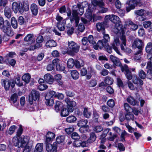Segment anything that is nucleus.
<instances>
[{"label": "nucleus", "instance_id": "nucleus-1", "mask_svg": "<svg viewBox=\"0 0 152 152\" xmlns=\"http://www.w3.org/2000/svg\"><path fill=\"white\" fill-rule=\"evenodd\" d=\"M144 46V43L141 40L138 38L135 39L133 42L132 47L133 48H137L139 50L136 52L134 55V59L135 60H139L140 56L142 54V50Z\"/></svg>", "mask_w": 152, "mask_h": 152}, {"label": "nucleus", "instance_id": "nucleus-2", "mask_svg": "<svg viewBox=\"0 0 152 152\" xmlns=\"http://www.w3.org/2000/svg\"><path fill=\"white\" fill-rule=\"evenodd\" d=\"M29 138L27 136H23L18 138L17 137H14L12 139V142L15 146L18 148L25 147L28 141Z\"/></svg>", "mask_w": 152, "mask_h": 152}, {"label": "nucleus", "instance_id": "nucleus-3", "mask_svg": "<svg viewBox=\"0 0 152 152\" xmlns=\"http://www.w3.org/2000/svg\"><path fill=\"white\" fill-rule=\"evenodd\" d=\"M8 36L11 37L14 34V32L11 28L10 23L7 20L5 21L4 25L0 28Z\"/></svg>", "mask_w": 152, "mask_h": 152}, {"label": "nucleus", "instance_id": "nucleus-4", "mask_svg": "<svg viewBox=\"0 0 152 152\" xmlns=\"http://www.w3.org/2000/svg\"><path fill=\"white\" fill-rule=\"evenodd\" d=\"M78 13L77 10H73L72 13L71 15V12L69 11L67 12V15L68 17H69V18L72 23L75 22L76 26H77L80 20L79 17L78 16Z\"/></svg>", "mask_w": 152, "mask_h": 152}, {"label": "nucleus", "instance_id": "nucleus-5", "mask_svg": "<svg viewBox=\"0 0 152 152\" xmlns=\"http://www.w3.org/2000/svg\"><path fill=\"white\" fill-rule=\"evenodd\" d=\"M68 52L70 55H73L75 53H77L79 50V47L73 41L68 42Z\"/></svg>", "mask_w": 152, "mask_h": 152}, {"label": "nucleus", "instance_id": "nucleus-6", "mask_svg": "<svg viewBox=\"0 0 152 152\" xmlns=\"http://www.w3.org/2000/svg\"><path fill=\"white\" fill-rule=\"evenodd\" d=\"M1 83L6 91L8 90L10 87L13 88L15 86V82L12 80H5L2 79L1 80Z\"/></svg>", "mask_w": 152, "mask_h": 152}, {"label": "nucleus", "instance_id": "nucleus-7", "mask_svg": "<svg viewBox=\"0 0 152 152\" xmlns=\"http://www.w3.org/2000/svg\"><path fill=\"white\" fill-rule=\"evenodd\" d=\"M40 94L39 91L35 90H32L30 94L28 100L30 104L33 103V101H36L39 99V97Z\"/></svg>", "mask_w": 152, "mask_h": 152}, {"label": "nucleus", "instance_id": "nucleus-8", "mask_svg": "<svg viewBox=\"0 0 152 152\" xmlns=\"http://www.w3.org/2000/svg\"><path fill=\"white\" fill-rule=\"evenodd\" d=\"M120 42L119 38H114L113 42L111 44L112 48L118 55L122 56L119 50L118 47L120 45Z\"/></svg>", "mask_w": 152, "mask_h": 152}, {"label": "nucleus", "instance_id": "nucleus-9", "mask_svg": "<svg viewBox=\"0 0 152 152\" xmlns=\"http://www.w3.org/2000/svg\"><path fill=\"white\" fill-rule=\"evenodd\" d=\"M126 4L128 5L126 7V10L127 12H129L131 10L134 9L137 6L136 0H130Z\"/></svg>", "mask_w": 152, "mask_h": 152}, {"label": "nucleus", "instance_id": "nucleus-10", "mask_svg": "<svg viewBox=\"0 0 152 152\" xmlns=\"http://www.w3.org/2000/svg\"><path fill=\"white\" fill-rule=\"evenodd\" d=\"M96 135L94 132H90L88 139L86 141L87 146H88L89 144L94 142L96 141Z\"/></svg>", "mask_w": 152, "mask_h": 152}, {"label": "nucleus", "instance_id": "nucleus-11", "mask_svg": "<svg viewBox=\"0 0 152 152\" xmlns=\"http://www.w3.org/2000/svg\"><path fill=\"white\" fill-rule=\"evenodd\" d=\"M64 101L67 105V108L70 112H72L73 110V107L76 106V104L75 102L70 100L69 98H66Z\"/></svg>", "mask_w": 152, "mask_h": 152}, {"label": "nucleus", "instance_id": "nucleus-12", "mask_svg": "<svg viewBox=\"0 0 152 152\" xmlns=\"http://www.w3.org/2000/svg\"><path fill=\"white\" fill-rule=\"evenodd\" d=\"M121 69L122 72H125V74L127 79L130 80L132 79L131 73L128 69V66L126 64H124L123 66H121Z\"/></svg>", "mask_w": 152, "mask_h": 152}, {"label": "nucleus", "instance_id": "nucleus-13", "mask_svg": "<svg viewBox=\"0 0 152 152\" xmlns=\"http://www.w3.org/2000/svg\"><path fill=\"white\" fill-rule=\"evenodd\" d=\"M110 58L111 61L113 63V65L114 66H119L121 67L123 66L121 64L118 58L114 56L113 55H110Z\"/></svg>", "mask_w": 152, "mask_h": 152}, {"label": "nucleus", "instance_id": "nucleus-14", "mask_svg": "<svg viewBox=\"0 0 152 152\" xmlns=\"http://www.w3.org/2000/svg\"><path fill=\"white\" fill-rule=\"evenodd\" d=\"M46 148L48 152H57V146L55 143L53 145L50 143L47 144Z\"/></svg>", "mask_w": 152, "mask_h": 152}, {"label": "nucleus", "instance_id": "nucleus-15", "mask_svg": "<svg viewBox=\"0 0 152 152\" xmlns=\"http://www.w3.org/2000/svg\"><path fill=\"white\" fill-rule=\"evenodd\" d=\"M59 60L58 58H56L53 61V64L56 66V68L58 71H63L65 69V67L64 66L60 65L59 63Z\"/></svg>", "mask_w": 152, "mask_h": 152}, {"label": "nucleus", "instance_id": "nucleus-16", "mask_svg": "<svg viewBox=\"0 0 152 152\" xmlns=\"http://www.w3.org/2000/svg\"><path fill=\"white\" fill-rule=\"evenodd\" d=\"M105 18L106 19H109L114 23H119L120 21L119 18L118 16L114 15H106Z\"/></svg>", "mask_w": 152, "mask_h": 152}, {"label": "nucleus", "instance_id": "nucleus-17", "mask_svg": "<svg viewBox=\"0 0 152 152\" xmlns=\"http://www.w3.org/2000/svg\"><path fill=\"white\" fill-rule=\"evenodd\" d=\"M113 31L116 34H121L122 35H124L125 33L124 29L122 28V25L117 23L115 24Z\"/></svg>", "mask_w": 152, "mask_h": 152}, {"label": "nucleus", "instance_id": "nucleus-18", "mask_svg": "<svg viewBox=\"0 0 152 152\" xmlns=\"http://www.w3.org/2000/svg\"><path fill=\"white\" fill-rule=\"evenodd\" d=\"M44 77L45 81L50 84H52L54 81L53 76L50 74H45Z\"/></svg>", "mask_w": 152, "mask_h": 152}, {"label": "nucleus", "instance_id": "nucleus-19", "mask_svg": "<svg viewBox=\"0 0 152 152\" xmlns=\"http://www.w3.org/2000/svg\"><path fill=\"white\" fill-rule=\"evenodd\" d=\"M134 98L132 96H129L127 99V102L129 103L130 104L133 106L138 105L139 102L137 100V99Z\"/></svg>", "mask_w": 152, "mask_h": 152}, {"label": "nucleus", "instance_id": "nucleus-20", "mask_svg": "<svg viewBox=\"0 0 152 152\" xmlns=\"http://www.w3.org/2000/svg\"><path fill=\"white\" fill-rule=\"evenodd\" d=\"M120 38L121 41V44L120 45L121 49L123 51H125V47L126 46L125 36L124 35H121L120 37Z\"/></svg>", "mask_w": 152, "mask_h": 152}, {"label": "nucleus", "instance_id": "nucleus-21", "mask_svg": "<svg viewBox=\"0 0 152 152\" xmlns=\"http://www.w3.org/2000/svg\"><path fill=\"white\" fill-rule=\"evenodd\" d=\"M18 97L17 94L14 93L11 95L10 98L11 101H12L13 104L17 108L19 105V103L17 102Z\"/></svg>", "mask_w": 152, "mask_h": 152}, {"label": "nucleus", "instance_id": "nucleus-22", "mask_svg": "<svg viewBox=\"0 0 152 152\" xmlns=\"http://www.w3.org/2000/svg\"><path fill=\"white\" fill-rule=\"evenodd\" d=\"M73 146L75 147L82 146V147H87L86 142L77 140L75 141L73 143Z\"/></svg>", "mask_w": 152, "mask_h": 152}, {"label": "nucleus", "instance_id": "nucleus-23", "mask_svg": "<svg viewBox=\"0 0 152 152\" xmlns=\"http://www.w3.org/2000/svg\"><path fill=\"white\" fill-rule=\"evenodd\" d=\"M90 6H88V8L85 14V17L88 20V21L91 20L93 18V16L91 12V9L89 8Z\"/></svg>", "mask_w": 152, "mask_h": 152}, {"label": "nucleus", "instance_id": "nucleus-24", "mask_svg": "<svg viewBox=\"0 0 152 152\" xmlns=\"http://www.w3.org/2000/svg\"><path fill=\"white\" fill-rule=\"evenodd\" d=\"M88 121L87 120L82 119L78 121L77 125L79 127L87 128L88 127V126L86 125Z\"/></svg>", "mask_w": 152, "mask_h": 152}, {"label": "nucleus", "instance_id": "nucleus-25", "mask_svg": "<svg viewBox=\"0 0 152 152\" xmlns=\"http://www.w3.org/2000/svg\"><path fill=\"white\" fill-rule=\"evenodd\" d=\"M132 81L135 84L140 85H142L143 84V81L135 75L133 76Z\"/></svg>", "mask_w": 152, "mask_h": 152}, {"label": "nucleus", "instance_id": "nucleus-26", "mask_svg": "<svg viewBox=\"0 0 152 152\" xmlns=\"http://www.w3.org/2000/svg\"><path fill=\"white\" fill-rule=\"evenodd\" d=\"M126 23V25L130 26L131 29L133 31L136 30L138 28V26L137 25L135 24L134 23L130 20H127Z\"/></svg>", "mask_w": 152, "mask_h": 152}, {"label": "nucleus", "instance_id": "nucleus-27", "mask_svg": "<svg viewBox=\"0 0 152 152\" xmlns=\"http://www.w3.org/2000/svg\"><path fill=\"white\" fill-rule=\"evenodd\" d=\"M64 107L63 104L61 102L57 101L55 106V108L56 112H58Z\"/></svg>", "mask_w": 152, "mask_h": 152}, {"label": "nucleus", "instance_id": "nucleus-28", "mask_svg": "<svg viewBox=\"0 0 152 152\" xmlns=\"http://www.w3.org/2000/svg\"><path fill=\"white\" fill-rule=\"evenodd\" d=\"M30 8L32 14L34 15H37L38 11L37 5L35 4H33L31 5Z\"/></svg>", "mask_w": 152, "mask_h": 152}, {"label": "nucleus", "instance_id": "nucleus-29", "mask_svg": "<svg viewBox=\"0 0 152 152\" xmlns=\"http://www.w3.org/2000/svg\"><path fill=\"white\" fill-rule=\"evenodd\" d=\"M66 23V20L64 19L62 20V22H58L57 23V27L58 29L60 31H64L65 28V24Z\"/></svg>", "mask_w": 152, "mask_h": 152}, {"label": "nucleus", "instance_id": "nucleus-30", "mask_svg": "<svg viewBox=\"0 0 152 152\" xmlns=\"http://www.w3.org/2000/svg\"><path fill=\"white\" fill-rule=\"evenodd\" d=\"M146 69H147V77L149 79L152 78V66L149 64L147 66Z\"/></svg>", "mask_w": 152, "mask_h": 152}, {"label": "nucleus", "instance_id": "nucleus-31", "mask_svg": "<svg viewBox=\"0 0 152 152\" xmlns=\"http://www.w3.org/2000/svg\"><path fill=\"white\" fill-rule=\"evenodd\" d=\"M43 144L42 143H38L36 145L34 152H42L43 150Z\"/></svg>", "mask_w": 152, "mask_h": 152}, {"label": "nucleus", "instance_id": "nucleus-32", "mask_svg": "<svg viewBox=\"0 0 152 152\" xmlns=\"http://www.w3.org/2000/svg\"><path fill=\"white\" fill-rule=\"evenodd\" d=\"M83 4H85L86 6V5H88L87 3L86 2H84L82 4V5L81 4H78L77 5L78 9L79 10V11L80 12H79V14L80 15H82L84 13V9L83 6Z\"/></svg>", "mask_w": 152, "mask_h": 152}, {"label": "nucleus", "instance_id": "nucleus-33", "mask_svg": "<svg viewBox=\"0 0 152 152\" xmlns=\"http://www.w3.org/2000/svg\"><path fill=\"white\" fill-rule=\"evenodd\" d=\"M146 51L147 53L152 54V41L148 42L145 48Z\"/></svg>", "mask_w": 152, "mask_h": 152}, {"label": "nucleus", "instance_id": "nucleus-34", "mask_svg": "<svg viewBox=\"0 0 152 152\" xmlns=\"http://www.w3.org/2000/svg\"><path fill=\"white\" fill-rule=\"evenodd\" d=\"M31 76L28 73L24 74L22 77V80L26 83H28L31 79Z\"/></svg>", "mask_w": 152, "mask_h": 152}, {"label": "nucleus", "instance_id": "nucleus-35", "mask_svg": "<svg viewBox=\"0 0 152 152\" xmlns=\"http://www.w3.org/2000/svg\"><path fill=\"white\" fill-rule=\"evenodd\" d=\"M96 45L100 49H101L103 47L106 48L107 47V44H106L104 41V39L102 40H99L97 42Z\"/></svg>", "mask_w": 152, "mask_h": 152}, {"label": "nucleus", "instance_id": "nucleus-36", "mask_svg": "<svg viewBox=\"0 0 152 152\" xmlns=\"http://www.w3.org/2000/svg\"><path fill=\"white\" fill-rule=\"evenodd\" d=\"M46 46L47 47H54L56 46V42L53 40H49L46 43Z\"/></svg>", "mask_w": 152, "mask_h": 152}, {"label": "nucleus", "instance_id": "nucleus-37", "mask_svg": "<svg viewBox=\"0 0 152 152\" xmlns=\"http://www.w3.org/2000/svg\"><path fill=\"white\" fill-rule=\"evenodd\" d=\"M71 74L72 78L75 80L78 79L79 76V73L76 70L71 71Z\"/></svg>", "mask_w": 152, "mask_h": 152}, {"label": "nucleus", "instance_id": "nucleus-38", "mask_svg": "<svg viewBox=\"0 0 152 152\" xmlns=\"http://www.w3.org/2000/svg\"><path fill=\"white\" fill-rule=\"evenodd\" d=\"M56 93L54 91H49V92L47 93L45 96V98L47 99L48 97L53 98V97L56 98Z\"/></svg>", "mask_w": 152, "mask_h": 152}, {"label": "nucleus", "instance_id": "nucleus-39", "mask_svg": "<svg viewBox=\"0 0 152 152\" xmlns=\"http://www.w3.org/2000/svg\"><path fill=\"white\" fill-rule=\"evenodd\" d=\"M104 82L106 84L108 85H111L113 83V80L110 77L107 76L105 78Z\"/></svg>", "mask_w": 152, "mask_h": 152}, {"label": "nucleus", "instance_id": "nucleus-40", "mask_svg": "<svg viewBox=\"0 0 152 152\" xmlns=\"http://www.w3.org/2000/svg\"><path fill=\"white\" fill-rule=\"evenodd\" d=\"M104 23H97L96 24V28L98 31L101 30L104 31Z\"/></svg>", "mask_w": 152, "mask_h": 152}, {"label": "nucleus", "instance_id": "nucleus-41", "mask_svg": "<svg viewBox=\"0 0 152 152\" xmlns=\"http://www.w3.org/2000/svg\"><path fill=\"white\" fill-rule=\"evenodd\" d=\"M75 61H74L72 58H69L68 59L67 62L68 67L70 68H72L75 65Z\"/></svg>", "mask_w": 152, "mask_h": 152}, {"label": "nucleus", "instance_id": "nucleus-42", "mask_svg": "<svg viewBox=\"0 0 152 152\" xmlns=\"http://www.w3.org/2000/svg\"><path fill=\"white\" fill-rule=\"evenodd\" d=\"M11 10L10 8L6 7L4 10V14L6 17L9 18L11 16Z\"/></svg>", "mask_w": 152, "mask_h": 152}, {"label": "nucleus", "instance_id": "nucleus-43", "mask_svg": "<svg viewBox=\"0 0 152 152\" xmlns=\"http://www.w3.org/2000/svg\"><path fill=\"white\" fill-rule=\"evenodd\" d=\"M46 101L45 103L47 105L51 106L53 105L54 103L53 98L48 97V98H45Z\"/></svg>", "mask_w": 152, "mask_h": 152}, {"label": "nucleus", "instance_id": "nucleus-44", "mask_svg": "<svg viewBox=\"0 0 152 152\" xmlns=\"http://www.w3.org/2000/svg\"><path fill=\"white\" fill-rule=\"evenodd\" d=\"M77 120L76 117L73 115L70 116L66 118V121L67 122L71 123H74Z\"/></svg>", "mask_w": 152, "mask_h": 152}, {"label": "nucleus", "instance_id": "nucleus-45", "mask_svg": "<svg viewBox=\"0 0 152 152\" xmlns=\"http://www.w3.org/2000/svg\"><path fill=\"white\" fill-rule=\"evenodd\" d=\"M11 25L12 27L16 29L18 27V23L14 17H12L11 19Z\"/></svg>", "mask_w": 152, "mask_h": 152}, {"label": "nucleus", "instance_id": "nucleus-46", "mask_svg": "<svg viewBox=\"0 0 152 152\" xmlns=\"http://www.w3.org/2000/svg\"><path fill=\"white\" fill-rule=\"evenodd\" d=\"M83 115L86 117L89 118L91 115V113L88 110V109L86 108H84L83 111Z\"/></svg>", "mask_w": 152, "mask_h": 152}, {"label": "nucleus", "instance_id": "nucleus-47", "mask_svg": "<svg viewBox=\"0 0 152 152\" xmlns=\"http://www.w3.org/2000/svg\"><path fill=\"white\" fill-rule=\"evenodd\" d=\"M17 127L15 125H12L9 128L7 131V133L10 134H12L16 129Z\"/></svg>", "mask_w": 152, "mask_h": 152}, {"label": "nucleus", "instance_id": "nucleus-48", "mask_svg": "<svg viewBox=\"0 0 152 152\" xmlns=\"http://www.w3.org/2000/svg\"><path fill=\"white\" fill-rule=\"evenodd\" d=\"M34 37V35L32 34H28L24 38V41L26 42H28L31 41Z\"/></svg>", "mask_w": 152, "mask_h": 152}, {"label": "nucleus", "instance_id": "nucleus-49", "mask_svg": "<svg viewBox=\"0 0 152 152\" xmlns=\"http://www.w3.org/2000/svg\"><path fill=\"white\" fill-rule=\"evenodd\" d=\"M19 4L16 2H14L12 4V9L15 13H17L18 11Z\"/></svg>", "mask_w": 152, "mask_h": 152}, {"label": "nucleus", "instance_id": "nucleus-50", "mask_svg": "<svg viewBox=\"0 0 152 152\" xmlns=\"http://www.w3.org/2000/svg\"><path fill=\"white\" fill-rule=\"evenodd\" d=\"M61 115L62 116H66L69 114V110L66 108H64V107L62 110H61Z\"/></svg>", "mask_w": 152, "mask_h": 152}, {"label": "nucleus", "instance_id": "nucleus-51", "mask_svg": "<svg viewBox=\"0 0 152 152\" xmlns=\"http://www.w3.org/2000/svg\"><path fill=\"white\" fill-rule=\"evenodd\" d=\"M84 65V63L82 61H75V65L77 68H80L81 66H83Z\"/></svg>", "mask_w": 152, "mask_h": 152}, {"label": "nucleus", "instance_id": "nucleus-52", "mask_svg": "<svg viewBox=\"0 0 152 152\" xmlns=\"http://www.w3.org/2000/svg\"><path fill=\"white\" fill-rule=\"evenodd\" d=\"M139 76L142 79H145L146 77V75L145 72L142 69L140 70L138 72Z\"/></svg>", "mask_w": 152, "mask_h": 152}, {"label": "nucleus", "instance_id": "nucleus-53", "mask_svg": "<svg viewBox=\"0 0 152 152\" xmlns=\"http://www.w3.org/2000/svg\"><path fill=\"white\" fill-rule=\"evenodd\" d=\"M134 115L132 114L127 113L125 115V118L127 120H133Z\"/></svg>", "mask_w": 152, "mask_h": 152}, {"label": "nucleus", "instance_id": "nucleus-54", "mask_svg": "<svg viewBox=\"0 0 152 152\" xmlns=\"http://www.w3.org/2000/svg\"><path fill=\"white\" fill-rule=\"evenodd\" d=\"M145 11L143 9H141L139 10H136L134 13L136 15L140 16H142L145 13Z\"/></svg>", "mask_w": 152, "mask_h": 152}, {"label": "nucleus", "instance_id": "nucleus-55", "mask_svg": "<svg viewBox=\"0 0 152 152\" xmlns=\"http://www.w3.org/2000/svg\"><path fill=\"white\" fill-rule=\"evenodd\" d=\"M64 140V136H60L58 137L56 139V142L58 144L63 143Z\"/></svg>", "mask_w": 152, "mask_h": 152}, {"label": "nucleus", "instance_id": "nucleus-56", "mask_svg": "<svg viewBox=\"0 0 152 152\" xmlns=\"http://www.w3.org/2000/svg\"><path fill=\"white\" fill-rule=\"evenodd\" d=\"M124 107L126 111L128 113L130 112L132 110V109L130 106L127 103H125L124 104Z\"/></svg>", "mask_w": 152, "mask_h": 152}, {"label": "nucleus", "instance_id": "nucleus-57", "mask_svg": "<svg viewBox=\"0 0 152 152\" xmlns=\"http://www.w3.org/2000/svg\"><path fill=\"white\" fill-rule=\"evenodd\" d=\"M107 105L110 107H113L115 104V102L113 99L109 100L107 103Z\"/></svg>", "mask_w": 152, "mask_h": 152}, {"label": "nucleus", "instance_id": "nucleus-58", "mask_svg": "<svg viewBox=\"0 0 152 152\" xmlns=\"http://www.w3.org/2000/svg\"><path fill=\"white\" fill-rule=\"evenodd\" d=\"M103 34L104 35V41L106 44L107 42L110 41V37L109 35L107 34H104V32H103Z\"/></svg>", "mask_w": 152, "mask_h": 152}, {"label": "nucleus", "instance_id": "nucleus-59", "mask_svg": "<svg viewBox=\"0 0 152 152\" xmlns=\"http://www.w3.org/2000/svg\"><path fill=\"white\" fill-rule=\"evenodd\" d=\"M87 40L89 42L93 45L96 44L94 40V37L93 36L90 35L87 38Z\"/></svg>", "mask_w": 152, "mask_h": 152}, {"label": "nucleus", "instance_id": "nucleus-60", "mask_svg": "<svg viewBox=\"0 0 152 152\" xmlns=\"http://www.w3.org/2000/svg\"><path fill=\"white\" fill-rule=\"evenodd\" d=\"M15 84L16 83L19 86H21L23 85V83L20 82V77H16L15 81Z\"/></svg>", "mask_w": 152, "mask_h": 152}, {"label": "nucleus", "instance_id": "nucleus-61", "mask_svg": "<svg viewBox=\"0 0 152 152\" xmlns=\"http://www.w3.org/2000/svg\"><path fill=\"white\" fill-rule=\"evenodd\" d=\"M96 84V80H95L93 79L90 81L89 83V86L91 87H93L95 86Z\"/></svg>", "mask_w": 152, "mask_h": 152}, {"label": "nucleus", "instance_id": "nucleus-62", "mask_svg": "<svg viewBox=\"0 0 152 152\" xmlns=\"http://www.w3.org/2000/svg\"><path fill=\"white\" fill-rule=\"evenodd\" d=\"M71 137L74 140L78 139L80 138V136L76 132H73L71 134Z\"/></svg>", "mask_w": 152, "mask_h": 152}, {"label": "nucleus", "instance_id": "nucleus-63", "mask_svg": "<svg viewBox=\"0 0 152 152\" xmlns=\"http://www.w3.org/2000/svg\"><path fill=\"white\" fill-rule=\"evenodd\" d=\"M103 129V128L100 126H95L94 129V130L96 132H99L102 131Z\"/></svg>", "mask_w": 152, "mask_h": 152}, {"label": "nucleus", "instance_id": "nucleus-64", "mask_svg": "<svg viewBox=\"0 0 152 152\" xmlns=\"http://www.w3.org/2000/svg\"><path fill=\"white\" fill-rule=\"evenodd\" d=\"M46 136L48 138L53 140L55 138V135L53 133L49 132L47 133Z\"/></svg>", "mask_w": 152, "mask_h": 152}]
</instances>
